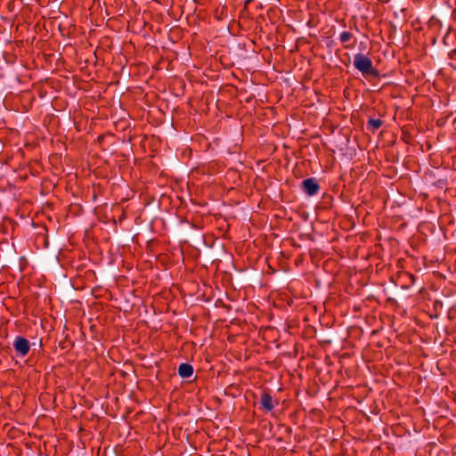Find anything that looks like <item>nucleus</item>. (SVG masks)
Here are the masks:
<instances>
[{
  "mask_svg": "<svg viewBox=\"0 0 456 456\" xmlns=\"http://www.w3.org/2000/svg\"><path fill=\"white\" fill-rule=\"evenodd\" d=\"M354 66L363 76H378V70L373 67L372 61L365 54H355L354 57Z\"/></svg>",
  "mask_w": 456,
  "mask_h": 456,
  "instance_id": "1",
  "label": "nucleus"
},
{
  "mask_svg": "<svg viewBox=\"0 0 456 456\" xmlns=\"http://www.w3.org/2000/svg\"><path fill=\"white\" fill-rule=\"evenodd\" d=\"M13 348L20 357L26 356L30 350L29 341L23 337H16L13 341Z\"/></svg>",
  "mask_w": 456,
  "mask_h": 456,
  "instance_id": "2",
  "label": "nucleus"
},
{
  "mask_svg": "<svg viewBox=\"0 0 456 456\" xmlns=\"http://www.w3.org/2000/svg\"><path fill=\"white\" fill-rule=\"evenodd\" d=\"M339 41L346 49H354L356 44V38L349 31H343L339 34Z\"/></svg>",
  "mask_w": 456,
  "mask_h": 456,
  "instance_id": "3",
  "label": "nucleus"
},
{
  "mask_svg": "<svg viewBox=\"0 0 456 456\" xmlns=\"http://www.w3.org/2000/svg\"><path fill=\"white\" fill-rule=\"evenodd\" d=\"M429 182L437 190L445 191L447 189V179L445 177H436V175L433 172H429Z\"/></svg>",
  "mask_w": 456,
  "mask_h": 456,
  "instance_id": "4",
  "label": "nucleus"
},
{
  "mask_svg": "<svg viewBox=\"0 0 456 456\" xmlns=\"http://www.w3.org/2000/svg\"><path fill=\"white\" fill-rule=\"evenodd\" d=\"M302 186L304 191L310 196L315 195L320 189L318 183L314 178H307L304 180Z\"/></svg>",
  "mask_w": 456,
  "mask_h": 456,
  "instance_id": "5",
  "label": "nucleus"
},
{
  "mask_svg": "<svg viewBox=\"0 0 456 456\" xmlns=\"http://www.w3.org/2000/svg\"><path fill=\"white\" fill-rule=\"evenodd\" d=\"M260 403L262 407L267 411H271L274 408L273 397L265 392L261 395Z\"/></svg>",
  "mask_w": 456,
  "mask_h": 456,
  "instance_id": "6",
  "label": "nucleus"
},
{
  "mask_svg": "<svg viewBox=\"0 0 456 456\" xmlns=\"http://www.w3.org/2000/svg\"><path fill=\"white\" fill-rule=\"evenodd\" d=\"M178 374L182 378H190L193 374V367L189 363H181L178 367Z\"/></svg>",
  "mask_w": 456,
  "mask_h": 456,
  "instance_id": "7",
  "label": "nucleus"
},
{
  "mask_svg": "<svg viewBox=\"0 0 456 456\" xmlns=\"http://www.w3.org/2000/svg\"><path fill=\"white\" fill-rule=\"evenodd\" d=\"M428 24H429V32L431 30H433V31L439 30L442 27L440 20L435 17H432L429 19Z\"/></svg>",
  "mask_w": 456,
  "mask_h": 456,
  "instance_id": "8",
  "label": "nucleus"
},
{
  "mask_svg": "<svg viewBox=\"0 0 456 456\" xmlns=\"http://www.w3.org/2000/svg\"><path fill=\"white\" fill-rule=\"evenodd\" d=\"M433 308L435 311V314H429V319L437 318L439 316L440 311L443 308L442 302L436 300L433 304Z\"/></svg>",
  "mask_w": 456,
  "mask_h": 456,
  "instance_id": "9",
  "label": "nucleus"
},
{
  "mask_svg": "<svg viewBox=\"0 0 456 456\" xmlns=\"http://www.w3.org/2000/svg\"><path fill=\"white\" fill-rule=\"evenodd\" d=\"M382 121L379 118H370L368 122V126L372 130H377L382 126Z\"/></svg>",
  "mask_w": 456,
  "mask_h": 456,
  "instance_id": "10",
  "label": "nucleus"
},
{
  "mask_svg": "<svg viewBox=\"0 0 456 456\" xmlns=\"http://www.w3.org/2000/svg\"><path fill=\"white\" fill-rule=\"evenodd\" d=\"M445 258V255L444 252H439L438 255L435 257L434 261L435 262H443ZM431 262H433V260H430Z\"/></svg>",
  "mask_w": 456,
  "mask_h": 456,
  "instance_id": "11",
  "label": "nucleus"
},
{
  "mask_svg": "<svg viewBox=\"0 0 456 456\" xmlns=\"http://www.w3.org/2000/svg\"><path fill=\"white\" fill-rule=\"evenodd\" d=\"M432 273L435 277H437L439 279L444 278V275L439 271H432Z\"/></svg>",
  "mask_w": 456,
  "mask_h": 456,
  "instance_id": "12",
  "label": "nucleus"
},
{
  "mask_svg": "<svg viewBox=\"0 0 456 456\" xmlns=\"http://www.w3.org/2000/svg\"><path fill=\"white\" fill-rule=\"evenodd\" d=\"M439 37H440V35H438V36L435 35L431 37L432 45H436Z\"/></svg>",
  "mask_w": 456,
  "mask_h": 456,
  "instance_id": "13",
  "label": "nucleus"
},
{
  "mask_svg": "<svg viewBox=\"0 0 456 456\" xmlns=\"http://www.w3.org/2000/svg\"><path fill=\"white\" fill-rule=\"evenodd\" d=\"M445 37H446L445 36H442V41H443L444 43H445Z\"/></svg>",
  "mask_w": 456,
  "mask_h": 456,
  "instance_id": "14",
  "label": "nucleus"
}]
</instances>
